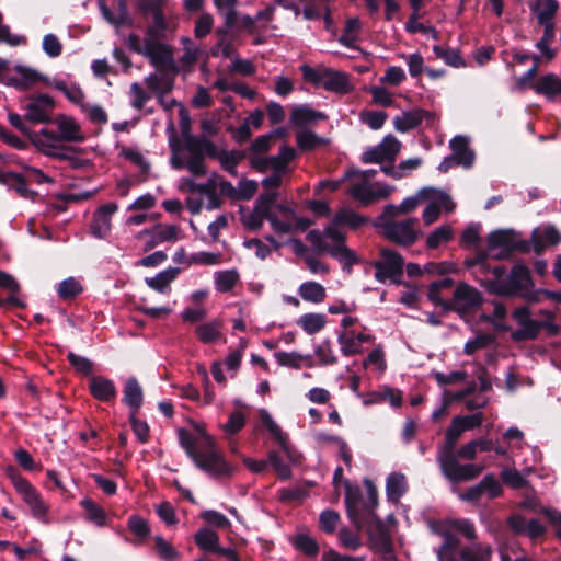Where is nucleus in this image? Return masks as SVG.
Here are the masks:
<instances>
[{"label": "nucleus", "instance_id": "1", "mask_svg": "<svg viewBox=\"0 0 561 561\" xmlns=\"http://www.w3.org/2000/svg\"><path fill=\"white\" fill-rule=\"evenodd\" d=\"M170 163L173 169H186L195 176L206 174L205 157L217 158L229 174L237 175L240 156L234 151H217L213 142L205 138L186 136L181 144L171 142Z\"/></svg>", "mask_w": 561, "mask_h": 561}, {"label": "nucleus", "instance_id": "2", "mask_svg": "<svg viewBox=\"0 0 561 561\" xmlns=\"http://www.w3.org/2000/svg\"><path fill=\"white\" fill-rule=\"evenodd\" d=\"M435 533L443 538L436 550L438 561H490L492 549L489 545L471 542L459 549L457 534L472 540L477 537L474 524L466 518H449L438 523Z\"/></svg>", "mask_w": 561, "mask_h": 561}, {"label": "nucleus", "instance_id": "3", "mask_svg": "<svg viewBox=\"0 0 561 561\" xmlns=\"http://www.w3.org/2000/svg\"><path fill=\"white\" fill-rule=\"evenodd\" d=\"M180 445L195 466L213 478H226L232 474V467L217 449L216 442L206 432L198 436L184 428L178 431Z\"/></svg>", "mask_w": 561, "mask_h": 561}, {"label": "nucleus", "instance_id": "4", "mask_svg": "<svg viewBox=\"0 0 561 561\" xmlns=\"http://www.w3.org/2000/svg\"><path fill=\"white\" fill-rule=\"evenodd\" d=\"M463 432L466 431L462 424L455 416L446 430L445 444L438 449L437 462L443 474L450 481L471 480L483 470L482 466L473 463L461 465L457 460L454 449Z\"/></svg>", "mask_w": 561, "mask_h": 561}, {"label": "nucleus", "instance_id": "5", "mask_svg": "<svg viewBox=\"0 0 561 561\" xmlns=\"http://www.w3.org/2000/svg\"><path fill=\"white\" fill-rule=\"evenodd\" d=\"M490 278H485V286L497 295L519 296L528 287H534L530 270L524 264H516L510 274L503 266L489 268Z\"/></svg>", "mask_w": 561, "mask_h": 561}, {"label": "nucleus", "instance_id": "6", "mask_svg": "<svg viewBox=\"0 0 561 561\" xmlns=\"http://www.w3.org/2000/svg\"><path fill=\"white\" fill-rule=\"evenodd\" d=\"M307 240L318 253H328L344 266L351 267L357 263L355 252L345 245V236L334 226H328L322 231L310 230Z\"/></svg>", "mask_w": 561, "mask_h": 561}, {"label": "nucleus", "instance_id": "7", "mask_svg": "<svg viewBox=\"0 0 561 561\" xmlns=\"http://www.w3.org/2000/svg\"><path fill=\"white\" fill-rule=\"evenodd\" d=\"M344 179L348 180V194L363 204H370L375 201L387 198L394 188L385 183L371 181L367 178L366 173L350 171L345 173Z\"/></svg>", "mask_w": 561, "mask_h": 561}, {"label": "nucleus", "instance_id": "8", "mask_svg": "<svg viewBox=\"0 0 561 561\" xmlns=\"http://www.w3.org/2000/svg\"><path fill=\"white\" fill-rule=\"evenodd\" d=\"M379 227L388 240L403 247L414 244L423 236V231L419 228V218L416 217L388 220L379 224Z\"/></svg>", "mask_w": 561, "mask_h": 561}, {"label": "nucleus", "instance_id": "9", "mask_svg": "<svg viewBox=\"0 0 561 561\" xmlns=\"http://www.w3.org/2000/svg\"><path fill=\"white\" fill-rule=\"evenodd\" d=\"M12 483L23 502L27 505L31 515L43 524H48L49 505L44 501L37 490L20 474L12 476Z\"/></svg>", "mask_w": 561, "mask_h": 561}, {"label": "nucleus", "instance_id": "10", "mask_svg": "<svg viewBox=\"0 0 561 561\" xmlns=\"http://www.w3.org/2000/svg\"><path fill=\"white\" fill-rule=\"evenodd\" d=\"M403 257L389 249H382L380 259L374 263L376 268L375 278L385 283L389 280L393 284H400L403 275Z\"/></svg>", "mask_w": 561, "mask_h": 561}, {"label": "nucleus", "instance_id": "11", "mask_svg": "<svg viewBox=\"0 0 561 561\" xmlns=\"http://www.w3.org/2000/svg\"><path fill=\"white\" fill-rule=\"evenodd\" d=\"M268 221L278 234H289L298 228L305 229L311 225L310 220L297 217L289 206L276 205L275 203L274 207L271 208Z\"/></svg>", "mask_w": 561, "mask_h": 561}, {"label": "nucleus", "instance_id": "12", "mask_svg": "<svg viewBox=\"0 0 561 561\" xmlns=\"http://www.w3.org/2000/svg\"><path fill=\"white\" fill-rule=\"evenodd\" d=\"M162 39L144 37L142 48H136V51L148 58L156 68L171 69L174 66L173 51Z\"/></svg>", "mask_w": 561, "mask_h": 561}, {"label": "nucleus", "instance_id": "13", "mask_svg": "<svg viewBox=\"0 0 561 561\" xmlns=\"http://www.w3.org/2000/svg\"><path fill=\"white\" fill-rule=\"evenodd\" d=\"M401 149V142L393 135H387L380 144L367 148L362 157L365 163L392 162Z\"/></svg>", "mask_w": 561, "mask_h": 561}, {"label": "nucleus", "instance_id": "14", "mask_svg": "<svg viewBox=\"0 0 561 561\" xmlns=\"http://www.w3.org/2000/svg\"><path fill=\"white\" fill-rule=\"evenodd\" d=\"M276 197V192H265L262 194L257 198L253 210L242 215V224L251 230L260 229L264 220H270L271 208L274 207Z\"/></svg>", "mask_w": 561, "mask_h": 561}, {"label": "nucleus", "instance_id": "15", "mask_svg": "<svg viewBox=\"0 0 561 561\" xmlns=\"http://www.w3.org/2000/svg\"><path fill=\"white\" fill-rule=\"evenodd\" d=\"M30 140L43 154L53 158H65V145L60 137L53 130L43 128L30 134Z\"/></svg>", "mask_w": 561, "mask_h": 561}, {"label": "nucleus", "instance_id": "16", "mask_svg": "<svg viewBox=\"0 0 561 561\" xmlns=\"http://www.w3.org/2000/svg\"><path fill=\"white\" fill-rule=\"evenodd\" d=\"M530 11L536 15L538 24L545 30V38L554 37V15L559 8L556 0H529Z\"/></svg>", "mask_w": 561, "mask_h": 561}, {"label": "nucleus", "instance_id": "17", "mask_svg": "<svg viewBox=\"0 0 561 561\" xmlns=\"http://www.w3.org/2000/svg\"><path fill=\"white\" fill-rule=\"evenodd\" d=\"M513 230H495L488 237V253L495 259H505L516 248Z\"/></svg>", "mask_w": 561, "mask_h": 561}, {"label": "nucleus", "instance_id": "18", "mask_svg": "<svg viewBox=\"0 0 561 561\" xmlns=\"http://www.w3.org/2000/svg\"><path fill=\"white\" fill-rule=\"evenodd\" d=\"M513 319L518 323L519 329L512 333L515 341L534 340L540 331V323L531 318L528 307L522 306L514 310Z\"/></svg>", "mask_w": 561, "mask_h": 561}, {"label": "nucleus", "instance_id": "19", "mask_svg": "<svg viewBox=\"0 0 561 561\" xmlns=\"http://www.w3.org/2000/svg\"><path fill=\"white\" fill-rule=\"evenodd\" d=\"M58 136L65 142H82L85 139L81 125L71 116L58 114L54 118Z\"/></svg>", "mask_w": 561, "mask_h": 561}, {"label": "nucleus", "instance_id": "20", "mask_svg": "<svg viewBox=\"0 0 561 561\" xmlns=\"http://www.w3.org/2000/svg\"><path fill=\"white\" fill-rule=\"evenodd\" d=\"M480 304L481 296L476 288L467 284H460L455 289L451 307L455 308L457 311L466 312L474 308H478Z\"/></svg>", "mask_w": 561, "mask_h": 561}, {"label": "nucleus", "instance_id": "21", "mask_svg": "<svg viewBox=\"0 0 561 561\" xmlns=\"http://www.w3.org/2000/svg\"><path fill=\"white\" fill-rule=\"evenodd\" d=\"M507 525L514 534L526 536L533 540L539 538L546 531L545 526L538 519H527L518 514L512 515L507 519Z\"/></svg>", "mask_w": 561, "mask_h": 561}, {"label": "nucleus", "instance_id": "22", "mask_svg": "<svg viewBox=\"0 0 561 561\" xmlns=\"http://www.w3.org/2000/svg\"><path fill=\"white\" fill-rule=\"evenodd\" d=\"M434 114L421 108L403 112L393 118V126L400 133H407L417 127L424 119L427 125L433 124Z\"/></svg>", "mask_w": 561, "mask_h": 561}, {"label": "nucleus", "instance_id": "23", "mask_svg": "<svg viewBox=\"0 0 561 561\" xmlns=\"http://www.w3.org/2000/svg\"><path fill=\"white\" fill-rule=\"evenodd\" d=\"M118 209L116 203H107L98 208L91 224L92 234L98 239H104L111 231V217Z\"/></svg>", "mask_w": 561, "mask_h": 561}, {"label": "nucleus", "instance_id": "24", "mask_svg": "<svg viewBox=\"0 0 561 561\" xmlns=\"http://www.w3.org/2000/svg\"><path fill=\"white\" fill-rule=\"evenodd\" d=\"M53 107L51 98L47 94H39L26 105L25 118L34 123L48 122Z\"/></svg>", "mask_w": 561, "mask_h": 561}, {"label": "nucleus", "instance_id": "25", "mask_svg": "<svg viewBox=\"0 0 561 561\" xmlns=\"http://www.w3.org/2000/svg\"><path fill=\"white\" fill-rule=\"evenodd\" d=\"M371 336L366 333H355L354 331H343L337 335V342L341 352L345 356L358 354L363 351V344L368 343Z\"/></svg>", "mask_w": 561, "mask_h": 561}, {"label": "nucleus", "instance_id": "26", "mask_svg": "<svg viewBox=\"0 0 561 561\" xmlns=\"http://www.w3.org/2000/svg\"><path fill=\"white\" fill-rule=\"evenodd\" d=\"M141 234L150 236L149 248H154L164 242H174L180 239V228L176 225H157Z\"/></svg>", "mask_w": 561, "mask_h": 561}, {"label": "nucleus", "instance_id": "27", "mask_svg": "<svg viewBox=\"0 0 561 561\" xmlns=\"http://www.w3.org/2000/svg\"><path fill=\"white\" fill-rule=\"evenodd\" d=\"M320 85L327 91L336 93H347L352 90V84L345 73L329 68H323Z\"/></svg>", "mask_w": 561, "mask_h": 561}, {"label": "nucleus", "instance_id": "28", "mask_svg": "<svg viewBox=\"0 0 561 561\" xmlns=\"http://www.w3.org/2000/svg\"><path fill=\"white\" fill-rule=\"evenodd\" d=\"M98 4L103 19L116 28L131 24L125 0H119L116 12L107 8L104 0H99Z\"/></svg>", "mask_w": 561, "mask_h": 561}, {"label": "nucleus", "instance_id": "29", "mask_svg": "<svg viewBox=\"0 0 561 561\" xmlns=\"http://www.w3.org/2000/svg\"><path fill=\"white\" fill-rule=\"evenodd\" d=\"M450 148L456 159L457 165L466 169L472 167L474 161V152L469 147V141L463 136H456L450 140Z\"/></svg>", "mask_w": 561, "mask_h": 561}, {"label": "nucleus", "instance_id": "30", "mask_svg": "<svg viewBox=\"0 0 561 561\" xmlns=\"http://www.w3.org/2000/svg\"><path fill=\"white\" fill-rule=\"evenodd\" d=\"M91 394L100 401H110L116 396L114 382L103 376H92L89 381Z\"/></svg>", "mask_w": 561, "mask_h": 561}, {"label": "nucleus", "instance_id": "31", "mask_svg": "<svg viewBox=\"0 0 561 561\" xmlns=\"http://www.w3.org/2000/svg\"><path fill=\"white\" fill-rule=\"evenodd\" d=\"M345 505L347 510V515L352 523L358 528L363 527L365 523V516L360 512L362 496L360 491L358 489L353 490L348 488L346 490Z\"/></svg>", "mask_w": 561, "mask_h": 561}, {"label": "nucleus", "instance_id": "32", "mask_svg": "<svg viewBox=\"0 0 561 561\" xmlns=\"http://www.w3.org/2000/svg\"><path fill=\"white\" fill-rule=\"evenodd\" d=\"M388 401L392 408H399L402 404V393L400 390L383 386L377 391H373L364 400V404H379Z\"/></svg>", "mask_w": 561, "mask_h": 561}, {"label": "nucleus", "instance_id": "33", "mask_svg": "<svg viewBox=\"0 0 561 561\" xmlns=\"http://www.w3.org/2000/svg\"><path fill=\"white\" fill-rule=\"evenodd\" d=\"M423 191H425L424 202L428 205H434L436 208L444 210L445 214H450L455 210L456 204L445 191L433 187H423Z\"/></svg>", "mask_w": 561, "mask_h": 561}, {"label": "nucleus", "instance_id": "34", "mask_svg": "<svg viewBox=\"0 0 561 561\" xmlns=\"http://www.w3.org/2000/svg\"><path fill=\"white\" fill-rule=\"evenodd\" d=\"M261 423L270 434L274 437L279 447L286 453H289L288 435L283 432L280 426L273 420L267 410L261 409L259 411Z\"/></svg>", "mask_w": 561, "mask_h": 561}, {"label": "nucleus", "instance_id": "35", "mask_svg": "<svg viewBox=\"0 0 561 561\" xmlns=\"http://www.w3.org/2000/svg\"><path fill=\"white\" fill-rule=\"evenodd\" d=\"M148 90L156 96L167 95L173 89V78L167 73H150L145 78Z\"/></svg>", "mask_w": 561, "mask_h": 561}, {"label": "nucleus", "instance_id": "36", "mask_svg": "<svg viewBox=\"0 0 561 561\" xmlns=\"http://www.w3.org/2000/svg\"><path fill=\"white\" fill-rule=\"evenodd\" d=\"M14 75L12 76L11 85L20 90H25L36 84L41 78L39 73L28 67L15 65L13 67Z\"/></svg>", "mask_w": 561, "mask_h": 561}, {"label": "nucleus", "instance_id": "37", "mask_svg": "<svg viewBox=\"0 0 561 561\" xmlns=\"http://www.w3.org/2000/svg\"><path fill=\"white\" fill-rule=\"evenodd\" d=\"M325 115L312 110L308 105L296 106L291 110L290 122L297 127H304L308 124L324 119Z\"/></svg>", "mask_w": 561, "mask_h": 561}, {"label": "nucleus", "instance_id": "38", "mask_svg": "<svg viewBox=\"0 0 561 561\" xmlns=\"http://www.w3.org/2000/svg\"><path fill=\"white\" fill-rule=\"evenodd\" d=\"M298 294L305 301L317 305L325 299L327 290L320 283L308 280L299 285Z\"/></svg>", "mask_w": 561, "mask_h": 561}, {"label": "nucleus", "instance_id": "39", "mask_svg": "<svg viewBox=\"0 0 561 561\" xmlns=\"http://www.w3.org/2000/svg\"><path fill=\"white\" fill-rule=\"evenodd\" d=\"M408 484L404 474L392 472L386 482V493L389 501L397 503L407 492Z\"/></svg>", "mask_w": 561, "mask_h": 561}, {"label": "nucleus", "instance_id": "40", "mask_svg": "<svg viewBox=\"0 0 561 561\" xmlns=\"http://www.w3.org/2000/svg\"><path fill=\"white\" fill-rule=\"evenodd\" d=\"M142 389L136 378H129L124 388V402L130 408L131 414L138 412L142 404Z\"/></svg>", "mask_w": 561, "mask_h": 561}, {"label": "nucleus", "instance_id": "41", "mask_svg": "<svg viewBox=\"0 0 561 561\" xmlns=\"http://www.w3.org/2000/svg\"><path fill=\"white\" fill-rule=\"evenodd\" d=\"M197 339L204 344H211L221 337V322L211 320L203 322L195 328Z\"/></svg>", "mask_w": 561, "mask_h": 561}, {"label": "nucleus", "instance_id": "42", "mask_svg": "<svg viewBox=\"0 0 561 561\" xmlns=\"http://www.w3.org/2000/svg\"><path fill=\"white\" fill-rule=\"evenodd\" d=\"M454 234L455 230L450 224L440 225L427 234L425 244L428 249H437L449 242Z\"/></svg>", "mask_w": 561, "mask_h": 561}, {"label": "nucleus", "instance_id": "43", "mask_svg": "<svg viewBox=\"0 0 561 561\" xmlns=\"http://www.w3.org/2000/svg\"><path fill=\"white\" fill-rule=\"evenodd\" d=\"M179 272L178 267L167 268L153 277L146 278V284L158 293H165L170 284L176 278Z\"/></svg>", "mask_w": 561, "mask_h": 561}, {"label": "nucleus", "instance_id": "44", "mask_svg": "<svg viewBox=\"0 0 561 561\" xmlns=\"http://www.w3.org/2000/svg\"><path fill=\"white\" fill-rule=\"evenodd\" d=\"M196 545L206 552L218 553L222 548L219 546V536L209 528H202L195 534Z\"/></svg>", "mask_w": 561, "mask_h": 561}, {"label": "nucleus", "instance_id": "45", "mask_svg": "<svg viewBox=\"0 0 561 561\" xmlns=\"http://www.w3.org/2000/svg\"><path fill=\"white\" fill-rule=\"evenodd\" d=\"M297 324L309 335L320 332L327 324L323 313H305L298 318Z\"/></svg>", "mask_w": 561, "mask_h": 561}, {"label": "nucleus", "instance_id": "46", "mask_svg": "<svg viewBox=\"0 0 561 561\" xmlns=\"http://www.w3.org/2000/svg\"><path fill=\"white\" fill-rule=\"evenodd\" d=\"M239 278L237 270L218 271L214 275L215 288L219 293H228L237 285Z\"/></svg>", "mask_w": 561, "mask_h": 561}, {"label": "nucleus", "instance_id": "47", "mask_svg": "<svg viewBox=\"0 0 561 561\" xmlns=\"http://www.w3.org/2000/svg\"><path fill=\"white\" fill-rule=\"evenodd\" d=\"M362 23L357 18H351L346 21L343 33L339 37V43L343 46L353 48L358 39Z\"/></svg>", "mask_w": 561, "mask_h": 561}, {"label": "nucleus", "instance_id": "48", "mask_svg": "<svg viewBox=\"0 0 561 561\" xmlns=\"http://www.w3.org/2000/svg\"><path fill=\"white\" fill-rule=\"evenodd\" d=\"M81 506L85 511V518L88 522L93 523L96 526H104L106 524V513L91 499H83Z\"/></svg>", "mask_w": 561, "mask_h": 561}, {"label": "nucleus", "instance_id": "49", "mask_svg": "<svg viewBox=\"0 0 561 561\" xmlns=\"http://www.w3.org/2000/svg\"><path fill=\"white\" fill-rule=\"evenodd\" d=\"M245 422V415L241 411H234L229 415L228 421L224 424H220L219 427L222 431L225 437L230 439L244 427Z\"/></svg>", "mask_w": 561, "mask_h": 561}, {"label": "nucleus", "instance_id": "50", "mask_svg": "<svg viewBox=\"0 0 561 561\" xmlns=\"http://www.w3.org/2000/svg\"><path fill=\"white\" fill-rule=\"evenodd\" d=\"M169 32H172V28L167 21L165 14L162 13L152 18V22L148 25L145 37L165 38Z\"/></svg>", "mask_w": 561, "mask_h": 561}, {"label": "nucleus", "instance_id": "51", "mask_svg": "<svg viewBox=\"0 0 561 561\" xmlns=\"http://www.w3.org/2000/svg\"><path fill=\"white\" fill-rule=\"evenodd\" d=\"M83 287L81 283L75 277L70 276L61 280L57 286V294L60 299L68 300L72 299L81 294Z\"/></svg>", "mask_w": 561, "mask_h": 561}, {"label": "nucleus", "instance_id": "52", "mask_svg": "<svg viewBox=\"0 0 561 561\" xmlns=\"http://www.w3.org/2000/svg\"><path fill=\"white\" fill-rule=\"evenodd\" d=\"M329 0H312V3L305 7L302 14L307 20L319 19L320 16H324L327 24L330 22Z\"/></svg>", "mask_w": 561, "mask_h": 561}, {"label": "nucleus", "instance_id": "53", "mask_svg": "<svg viewBox=\"0 0 561 561\" xmlns=\"http://www.w3.org/2000/svg\"><path fill=\"white\" fill-rule=\"evenodd\" d=\"M360 529L362 527H357V531H352L348 528H341L339 531L340 545L347 550H358L363 546V540L359 536Z\"/></svg>", "mask_w": 561, "mask_h": 561}, {"label": "nucleus", "instance_id": "54", "mask_svg": "<svg viewBox=\"0 0 561 561\" xmlns=\"http://www.w3.org/2000/svg\"><path fill=\"white\" fill-rule=\"evenodd\" d=\"M365 222L366 219L364 217L348 209L340 210L333 218L334 226L346 225L351 228H358Z\"/></svg>", "mask_w": 561, "mask_h": 561}, {"label": "nucleus", "instance_id": "55", "mask_svg": "<svg viewBox=\"0 0 561 561\" xmlns=\"http://www.w3.org/2000/svg\"><path fill=\"white\" fill-rule=\"evenodd\" d=\"M293 545L296 549L308 557H316L319 552V545L317 541L306 534L297 535L293 540Z\"/></svg>", "mask_w": 561, "mask_h": 561}, {"label": "nucleus", "instance_id": "56", "mask_svg": "<svg viewBox=\"0 0 561 561\" xmlns=\"http://www.w3.org/2000/svg\"><path fill=\"white\" fill-rule=\"evenodd\" d=\"M297 146L301 150H312L325 142V140L314 133L304 129L296 135Z\"/></svg>", "mask_w": 561, "mask_h": 561}, {"label": "nucleus", "instance_id": "57", "mask_svg": "<svg viewBox=\"0 0 561 561\" xmlns=\"http://www.w3.org/2000/svg\"><path fill=\"white\" fill-rule=\"evenodd\" d=\"M451 285H453V280L450 278H444V279L432 283L428 288V293H427L428 299L437 306L448 308V305L440 297V290L445 289V288H450Z\"/></svg>", "mask_w": 561, "mask_h": 561}, {"label": "nucleus", "instance_id": "58", "mask_svg": "<svg viewBox=\"0 0 561 561\" xmlns=\"http://www.w3.org/2000/svg\"><path fill=\"white\" fill-rule=\"evenodd\" d=\"M535 238L538 244L541 247L556 245L561 241V236L559 231L552 226H547L543 227L542 229H538L535 232Z\"/></svg>", "mask_w": 561, "mask_h": 561}, {"label": "nucleus", "instance_id": "59", "mask_svg": "<svg viewBox=\"0 0 561 561\" xmlns=\"http://www.w3.org/2000/svg\"><path fill=\"white\" fill-rule=\"evenodd\" d=\"M57 88L64 92L65 96L81 110H85L84 94L76 84L59 83Z\"/></svg>", "mask_w": 561, "mask_h": 561}, {"label": "nucleus", "instance_id": "60", "mask_svg": "<svg viewBox=\"0 0 561 561\" xmlns=\"http://www.w3.org/2000/svg\"><path fill=\"white\" fill-rule=\"evenodd\" d=\"M359 119L362 123L366 124L370 129L378 130L383 126L387 119V113L381 111H364L359 114Z\"/></svg>", "mask_w": 561, "mask_h": 561}, {"label": "nucleus", "instance_id": "61", "mask_svg": "<svg viewBox=\"0 0 561 561\" xmlns=\"http://www.w3.org/2000/svg\"><path fill=\"white\" fill-rule=\"evenodd\" d=\"M274 357L278 365L295 369L300 368L302 359L306 358L297 352H276Z\"/></svg>", "mask_w": 561, "mask_h": 561}, {"label": "nucleus", "instance_id": "62", "mask_svg": "<svg viewBox=\"0 0 561 561\" xmlns=\"http://www.w3.org/2000/svg\"><path fill=\"white\" fill-rule=\"evenodd\" d=\"M314 355L320 365H333L337 360L330 341H323L319 344L314 351Z\"/></svg>", "mask_w": 561, "mask_h": 561}, {"label": "nucleus", "instance_id": "63", "mask_svg": "<svg viewBox=\"0 0 561 561\" xmlns=\"http://www.w3.org/2000/svg\"><path fill=\"white\" fill-rule=\"evenodd\" d=\"M129 95L130 104L136 110H141L150 99V94L138 82L130 84Z\"/></svg>", "mask_w": 561, "mask_h": 561}, {"label": "nucleus", "instance_id": "64", "mask_svg": "<svg viewBox=\"0 0 561 561\" xmlns=\"http://www.w3.org/2000/svg\"><path fill=\"white\" fill-rule=\"evenodd\" d=\"M156 550L159 557L164 561H175L179 558V552L173 546L164 540L161 536H156Z\"/></svg>", "mask_w": 561, "mask_h": 561}]
</instances>
